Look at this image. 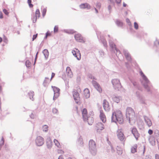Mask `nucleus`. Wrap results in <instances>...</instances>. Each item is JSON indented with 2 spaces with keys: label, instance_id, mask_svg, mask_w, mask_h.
<instances>
[{
  "label": "nucleus",
  "instance_id": "nucleus-1",
  "mask_svg": "<svg viewBox=\"0 0 159 159\" xmlns=\"http://www.w3.org/2000/svg\"><path fill=\"white\" fill-rule=\"evenodd\" d=\"M112 122L116 123L118 122L119 124H122L123 122V115L121 112L120 110H117L113 112L111 118Z\"/></svg>",
  "mask_w": 159,
  "mask_h": 159
},
{
  "label": "nucleus",
  "instance_id": "nucleus-2",
  "mask_svg": "<svg viewBox=\"0 0 159 159\" xmlns=\"http://www.w3.org/2000/svg\"><path fill=\"white\" fill-rule=\"evenodd\" d=\"M140 74L142 77L141 81L142 84L148 92H151V88L149 86L150 85V81L142 71H140Z\"/></svg>",
  "mask_w": 159,
  "mask_h": 159
},
{
  "label": "nucleus",
  "instance_id": "nucleus-3",
  "mask_svg": "<svg viewBox=\"0 0 159 159\" xmlns=\"http://www.w3.org/2000/svg\"><path fill=\"white\" fill-rule=\"evenodd\" d=\"M126 116L127 118H128L129 123L131 120H135L136 119L135 112L131 107H127L126 109Z\"/></svg>",
  "mask_w": 159,
  "mask_h": 159
},
{
  "label": "nucleus",
  "instance_id": "nucleus-4",
  "mask_svg": "<svg viewBox=\"0 0 159 159\" xmlns=\"http://www.w3.org/2000/svg\"><path fill=\"white\" fill-rule=\"evenodd\" d=\"M89 148L90 152L93 155L96 154L97 148L95 142L93 140H90L89 142Z\"/></svg>",
  "mask_w": 159,
  "mask_h": 159
},
{
  "label": "nucleus",
  "instance_id": "nucleus-5",
  "mask_svg": "<svg viewBox=\"0 0 159 159\" xmlns=\"http://www.w3.org/2000/svg\"><path fill=\"white\" fill-rule=\"evenodd\" d=\"M111 83L114 88L116 90L119 91L121 88L122 86L119 80L115 79L111 80Z\"/></svg>",
  "mask_w": 159,
  "mask_h": 159
},
{
  "label": "nucleus",
  "instance_id": "nucleus-6",
  "mask_svg": "<svg viewBox=\"0 0 159 159\" xmlns=\"http://www.w3.org/2000/svg\"><path fill=\"white\" fill-rule=\"evenodd\" d=\"M117 137L118 139L121 141H125L126 138L121 129H118L116 132Z\"/></svg>",
  "mask_w": 159,
  "mask_h": 159
},
{
  "label": "nucleus",
  "instance_id": "nucleus-7",
  "mask_svg": "<svg viewBox=\"0 0 159 159\" xmlns=\"http://www.w3.org/2000/svg\"><path fill=\"white\" fill-rule=\"evenodd\" d=\"M35 142L37 146H42L44 143V139L41 136H39L36 138L35 140Z\"/></svg>",
  "mask_w": 159,
  "mask_h": 159
},
{
  "label": "nucleus",
  "instance_id": "nucleus-8",
  "mask_svg": "<svg viewBox=\"0 0 159 159\" xmlns=\"http://www.w3.org/2000/svg\"><path fill=\"white\" fill-rule=\"evenodd\" d=\"M51 87L54 93V95L53 99L54 100H55L59 95L60 89L59 88L54 86H52Z\"/></svg>",
  "mask_w": 159,
  "mask_h": 159
},
{
  "label": "nucleus",
  "instance_id": "nucleus-9",
  "mask_svg": "<svg viewBox=\"0 0 159 159\" xmlns=\"http://www.w3.org/2000/svg\"><path fill=\"white\" fill-rule=\"evenodd\" d=\"M73 55L77 60H79L81 59V54L80 51L77 48H75L72 51Z\"/></svg>",
  "mask_w": 159,
  "mask_h": 159
},
{
  "label": "nucleus",
  "instance_id": "nucleus-10",
  "mask_svg": "<svg viewBox=\"0 0 159 159\" xmlns=\"http://www.w3.org/2000/svg\"><path fill=\"white\" fill-rule=\"evenodd\" d=\"M109 43L111 48L112 49V50H115L116 51V55L117 57H118L119 56L120 54L121 55L120 51L116 48L115 45L112 42L109 41Z\"/></svg>",
  "mask_w": 159,
  "mask_h": 159
},
{
  "label": "nucleus",
  "instance_id": "nucleus-11",
  "mask_svg": "<svg viewBox=\"0 0 159 159\" xmlns=\"http://www.w3.org/2000/svg\"><path fill=\"white\" fill-rule=\"evenodd\" d=\"M73 95L75 102L78 103L80 100L79 94L76 90H74L73 91Z\"/></svg>",
  "mask_w": 159,
  "mask_h": 159
},
{
  "label": "nucleus",
  "instance_id": "nucleus-12",
  "mask_svg": "<svg viewBox=\"0 0 159 159\" xmlns=\"http://www.w3.org/2000/svg\"><path fill=\"white\" fill-rule=\"evenodd\" d=\"M75 40L78 42L81 43H84V39L80 34H76L75 35Z\"/></svg>",
  "mask_w": 159,
  "mask_h": 159
},
{
  "label": "nucleus",
  "instance_id": "nucleus-13",
  "mask_svg": "<svg viewBox=\"0 0 159 159\" xmlns=\"http://www.w3.org/2000/svg\"><path fill=\"white\" fill-rule=\"evenodd\" d=\"M131 132L136 140H137L140 136V134L139 133L137 129L135 128H133L131 130Z\"/></svg>",
  "mask_w": 159,
  "mask_h": 159
},
{
  "label": "nucleus",
  "instance_id": "nucleus-14",
  "mask_svg": "<svg viewBox=\"0 0 159 159\" xmlns=\"http://www.w3.org/2000/svg\"><path fill=\"white\" fill-rule=\"evenodd\" d=\"M103 106L104 110L108 111L110 110V107L109 105L108 102L105 99L103 100Z\"/></svg>",
  "mask_w": 159,
  "mask_h": 159
},
{
  "label": "nucleus",
  "instance_id": "nucleus-15",
  "mask_svg": "<svg viewBox=\"0 0 159 159\" xmlns=\"http://www.w3.org/2000/svg\"><path fill=\"white\" fill-rule=\"evenodd\" d=\"M123 52L127 60L129 61H131V56L128 51L124 49L123 50Z\"/></svg>",
  "mask_w": 159,
  "mask_h": 159
},
{
  "label": "nucleus",
  "instance_id": "nucleus-16",
  "mask_svg": "<svg viewBox=\"0 0 159 159\" xmlns=\"http://www.w3.org/2000/svg\"><path fill=\"white\" fill-rule=\"evenodd\" d=\"M92 83L93 86L100 93L102 92V90L99 85L96 81L93 80Z\"/></svg>",
  "mask_w": 159,
  "mask_h": 159
},
{
  "label": "nucleus",
  "instance_id": "nucleus-17",
  "mask_svg": "<svg viewBox=\"0 0 159 159\" xmlns=\"http://www.w3.org/2000/svg\"><path fill=\"white\" fill-rule=\"evenodd\" d=\"M46 145L48 148L50 149L52 148V142L49 137H48L46 140Z\"/></svg>",
  "mask_w": 159,
  "mask_h": 159
},
{
  "label": "nucleus",
  "instance_id": "nucleus-18",
  "mask_svg": "<svg viewBox=\"0 0 159 159\" xmlns=\"http://www.w3.org/2000/svg\"><path fill=\"white\" fill-rule=\"evenodd\" d=\"M100 114L99 116L100 119L103 123H105L106 121V118L105 116L103 113V111L102 110H100Z\"/></svg>",
  "mask_w": 159,
  "mask_h": 159
},
{
  "label": "nucleus",
  "instance_id": "nucleus-19",
  "mask_svg": "<svg viewBox=\"0 0 159 159\" xmlns=\"http://www.w3.org/2000/svg\"><path fill=\"white\" fill-rule=\"evenodd\" d=\"M112 98L113 101L117 103H119L121 99L120 97L115 95H113L112 97Z\"/></svg>",
  "mask_w": 159,
  "mask_h": 159
},
{
  "label": "nucleus",
  "instance_id": "nucleus-20",
  "mask_svg": "<svg viewBox=\"0 0 159 159\" xmlns=\"http://www.w3.org/2000/svg\"><path fill=\"white\" fill-rule=\"evenodd\" d=\"M90 93L88 89H85L84 91V97L86 98H88L90 97Z\"/></svg>",
  "mask_w": 159,
  "mask_h": 159
},
{
  "label": "nucleus",
  "instance_id": "nucleus-21",
  "mask_svg": "<svg viewBox=\"0 0 159 159\" xmlns=\"http://www.w3.org/2000/svg\"><path fill=\"white\" fill-rule=\"evenodd\" d=\"M82 116L84 120L87 119L88 116L87 110L86 108H84L82 111Z\"/></svg>",
  "mask_w": 159,
  "mask_h": 159
},
{
  "label": "nucleus",
  "instance_id": "nucleus-22",
  "mask_svg": "<svg viewBox=\"0 0 159 159\" xmlns=\"http://www.w3.org/2000/svg\"><path fill=\"white\" fill-rule=\"evenodd\" d=\"M144 118L145 121L147 124V125L148 127L151 126L152 125V122L150 119H149L148 117L146 116H144Z\"/></svg>",
  "mask_w": 159,
  "mask_h": 159
},
{
  "label": "nucleus",
  "instance_id": "nucleus-23",
  "mask_svg": "<svg viewBox=\"0 0 159 159\" xmlns=\"http://www.w3.org/2000/svg\"><path fill=\"white\" fill-rule=\"evenodd\" d=\"M80 7L81 9H85L86 8L87 9L89 10L90 9L91 6L88 3H83L81 4L80 5Z\"/></svg>",
  "mask_w": 159,
  "mask_h": 159
},
{
  "label": "nucleus",
  "instance_id": "nucleus-24",
  "mask_svg": "<svg viewBox=\"0 0 159 159\" xmlns=\"http://www.w3.org/2000/svg\"><path fill=\"white\" fill-rule=\"evenodd\" d=\"M66 71L67 76L70 78H71L73 76V74L70 68L68 66L67 67Z\"/></svg>",
  "mask_w": 159,
  "mask_h": 159
},
{
  "label": "nucleus",
  "instance_id": "nucleus-25",
  "mask_svg": "<svg viewBox=\"0 0 159 159\" xmlns=\"http://www.w3.org/2000/svg\"><path fill=\"white\" fill-rule=\"evenodd\" d=\"M84 121H87L89 125H91L93 123L94 119L92 117L89 116L87 118V119L85 120Z\"/></svg>",
  "mask_w": 159,
  "mask_h": 159
},
{
  "label": "nucleus",
  "instance_id": "nucleus-26",
  "mask_svg": "<svg viewBox=\"0 0 159 159\" xmlns=\"http://www.w3.org/2000/svg\"><path fill=\"white\" fill-rule=\"evenodd\" d=\"M96 127L98 130H102L104 129V125L101 122H98L97 124Z\"/></svg>",
  "mask_w": 159,
  "mask_h": 159
},
{
  "label": "nucleus",
  "instance_id": "nucleus-27",
  "mask_svg": "<svg viewBox=\"0 0 159 159\" xmlns=\"http://www.w3.org/2000/svg\"><path fill=\"white\" fill-rule=\"evenodd\" d=\"M47 77H45L44 82L43 83V86L46 87L48 86V84L51 81Z\"/></svg>",
  "mask_w": 159,
  "mask_h": 159
},
{
  "label": "nucleus",
  "instance_id": "nucleus-28",
  "mask_svg": "<svg viewBox=\"0 0 159 159\" xmlns=\"http://www.w3.org/2000/svg\"><path fill=\"white\" fill-rule=\"evenodd\" d=\"M28 95L30 99L32 101H33L34 100L33 98V96L34 95V92L33 91H30L28 93Z\"/></svg>",
  "mask_w": 159,
  "mask_h": 159
},
{
  "label": "nucleus",
  "instance_id": "nucleus-29",
  "mask_svg": "<svg viewBox=\"0 0 159 159\" xmlns=\"http://www.w3.org/2000/svg\"><path fill=\"white\" fill-rule=\"evenodd\" d=\"M43 53L44 54L45 59H47L49 56L48 50L47 49H45L43 51Z\"/></svg>",
  "mask_w": 159,
  "mask_h": 159
},
{
  "label": "nucleus",
  "instance_id": "nucleus-30",
  "mask_svg": "<svg viewBox=\"0 0 159 159\" xmlns=\"http://www.w3.org/2000/svg\"><path fill=\"white\" fill-rule=\"evenodd\" d=\"M154 136L158 143H159V131L156 130L154 133Z\"/></svg>",
  "mask_w": 159,
  "mask_h": 159
},
{
  "label": "nucleus",
  "instance_id": "nucleus-31",
  "mask_svg": "<svg viewBox=\"0 0 159 159\" xmlns=\"http://www.w3.org/2000/svg\"><path fill=\"white\" fill-rule=\"evenodd\" d=\"M137 145L136 144L134 145L131 148V153H134L137 152Z\"/></svg>",
  "mask_w": 159,
  "mask_h": 159
},
{
  "label": "nucleus",
  "instance_id": "nucleus-32",
  "mask_svg": "<svg viewBox=\"0 0 159 159\" xmlns=\"http://www.w3.org/2000/svg\"><path fill=\"white\" fill-rule=\"evenodd\" d=\"M77 143L80 146H83L84 143L83 141V139L81 137V136H80L78 139Z\"/></svg>",
  "mask_w": 159,
  "mask_h": 159
},
{
  "label": "nucleus",
  "instance_id": "nucleus-33",
  "mask_svg": "<svg viewBox=\"0 0 159 159\" xmlns=\"http://www.w3.org/2000/svg\"><path fill=\"white\" fill-rule=\"evenodd\" d=\"M48 126L47 125H44L42 127V130L43 131L46 132L48 130Z\"/></svg>",
  "mask_w": 159,
  "mask_h": 159
},
{
  "label": "nucleus",
  "instance_id": "nucleus-34",
  "mask_svg": "<svg viewBox=\"0 0 159 159\" xmlns=\"http://www.w3.org/2000/svg\"><path fill=\"white\" fill-rule=\"evenodd\" d=\"M100 39L104 46L106 48L107 47V44L106 40L102 38H101Z\"/></svg>",
  "mask_w": 159,
  "mask_h": 159
},
{
  "label": "nucleus",
  "instance_id": "nucleus-35",
  "mask_svg": "<svg viewBox=\"0 0 159 159\" xmlns=\"http://www.w3.org/2000/svg\"><path fill=\"white\" fill-rule=\"evenodd\" d=\"M116 24L118 26L122 27L123 25V23L122 22L118 20H116Z\"/></svg>",
  "mask_w": 159,
  "mask_h": 159
},
{
  "label": "nucleus",
  "instance_id": "nucleus-36",
  "mask_svg": "<svg viewBox=\"0 0 159 159\" xmlns=\"http://www.w3.org/2000/svg\"><path fill=\"white\" fill-rule=\"evenodd\" d=\"M4 139L3 137H2L1 139V140L0 142V150H1L2 146L4 145Z\"/></svg>",
  "mask_w": 159,
  "mask_h": 159
},
{
  "label": "nucleus",
  "instance_id": "nucleus-37",
  "mask_svg": "<svg viewBox=\"0 0 159 159\" xmlns=\"http://www.w3.org/2000/svg\"><path fill=\"white\" fill-rule=\"evenodd\" d=\"M37 18L38 17L37 16H35L34 15H33V17H32L33 23H34L36 22Z\"/></svg>",
  "mask_w": 159,
  "mask_h": 159
},
{
  "label": "nucleus",
  "instance_id": "nucleus-38",
  "mask_svg": "<svg viewBox=\"0 0 159 159\" xmlns=\"http://www.w3.org/2000/svg\"><path fill=\"white\" fill-rule=\"evenodd\" d=\"M54 142L55 143V145L58 147L59 148L60 147V144L58 141L56 139H54Z\"/></svg>",
  "mask_w": 159,
  "mask_h": 159
},
{
  "label": "nucleus",
  "instance_id": "nucleus-39",
  "mask_svg": "<svg viewBox=\"0 0 159 159\" xmlns=\"http://www.w3.org/2000/svg\"><path fill=\"white\" fill-rule=\"evenodd\" d=\"M35 16H37L38 18H39L40 16V13L39 10V9H37L35 12Z\"/></svg>",
  "mask_w": 159,
  "mask_h": 159
},
{
  "label": "nucleus",
  "instance_id": "nucleus-40",
  "mask_svg": "<svg viewBox=\"0 0 159 159\" xmlns=\"http://www.w3.org/2000/svg\"><path fill=\"white\" fill-rule=\"evenodd\" d=\"M25 65L27 67H30L31 65V63L29 60H27L25 62Z\"/></svg>",
  "mask_w": 159,
  "mask_h": 159
},
{
  "label": "nucleus",
  "instance_id": "nucleus-41",
  "mask_svg": "<svg viewBox=\"0 0 159 159\" xmlns=\"http://www.w3.org/2000/svg\"><path fill=\"white\" fill-rule=\"evenodd\" d=\"M47 11V8L46 7L43 9L42 11V16L44 17L46 15V13Z\"/></svg>",
  "mask_w": 159,
  "mask_h": 159
},
{
  "label": "nucleus",
  "instance_id": "nucleus-42",
  "mask_svg": "<svg viewBox=\"0 0 159 159\" xmlns=\"http://www.w3.org/2000/svg\"><path fill=\"white\" fill-rule=\"evenodd\" d=\"M88 76L89 78L91 79H95V78L90 74H89Z\"/></svg>",
  "mask_w": 159,
  "mask_h": 159
},
{
  "label": "nucleus",
  "instance_id": "nucleus-43",
  "mask_svg": "<svg viewBox=\"0 0 159 159\" xmlns=\"http://www.w3.org/2000/svg\"><path fill=\"white\" fill-rule=\"evenodd\" d=\"M3 41L4 43H7L8 41L5 35H4Z\"/></svg>",
  "mask_w": 159,
  "mask_h": 159
},
{
  "label": "nucleus",
  "instance_id": "nucleus-44",
  "mask_svg": "<svg viewBox=\"0 0 159 159\" xmlns=\"http://www.w3.org/2000/svg\"><path fill=\"white\" fill-rule=\"evenodd\" d=\"M58 31V27L57 26H55L54 29V33L57 32Z\"/></svg>",
  "mask_w": 159,
  "mask_h": 159
},
{
  "label": "nucleus",
  "instance_id": "nucleus-45",
  "mask_svg": "<svg viewBox=\"0 0 159 159\" xmlns=\"http://www.w3.org/2000/svg\"><path fill=\"white\" fill-rule=\"evenodd\" d=\"M31 0H28V3L29 7H33V5L31 4Z\"/></svg>",
  "mask_w": 159,
  "mask_h": 159
},
{
  "label": "nucleus",
  "instance_id": "nucleus-46",
  "mask_svg": "<svg viewBox=\"0 0 159 159\" xmlns=\"http://www.w3.org/2000/svg\"><path fill=\"white\" fill-rule=\"evenodd\" d=\"M139 26L137 23L136 22L134 23V28L135 29H138Z\"/></svg>",
  "mask_w": 159,
  "mask_h": 159
},
{
  "label": "nucleus",
  "instance_id": "nucleus-47",
  "mask_svg": "<svg viewBox=\"0 0 159 159\" xmlns=\"http://www.w3.org/2000/svg\"><path fill=\"white\" fill-rule=\"evenodd\" d=\"M97 8H100L101 6V3L99 2H97L96 5Z\"/></svg>",
  "mask_w": 159,
  "mask_h": 159
},
{
  "label": "nucleus",
  "instance_id": "nucleus-48",
  "mask_svg": "<svg viewBox=\"0 0 159 159\" xmlns=\"http://www.w3.org/2000/svg\"><path fill=\"white\" fill-rule=\"evenodd\" d=\"M52 112L53 113L56 114L58 112L56 108H53L52 110Z\"/></svg>",
  "mask_w": 159,
  "mask_h": 159
},
{
  "label": "nucleus",
  "instance_id": "nucleus-49",
  "mask_svg": "<svg viewBox=\"0 0 159 159\" xmlns=\"http://www.w3.org/2000/svg\"><path fill=\"white\" fill-rule=\"evenodd\" d=\"M75 32L74 31V30H68L67 32H66L67 33H68L69 34H72L74 33Z\"/></svg>",
  "mask_w": 159,
  "mask_h": 159
},
{
  "label": "nucleus",
  "instance_id": "nucleus-50",
  "mask_svg": "<svg viewBox=\"0 0 159 159\" xmlns=\"http://www.w3.org/2000/svg\"><path fill=\"white\" fill-rule=\"evenodd\" d=\"M3 12L5 13V14L6 15H7L9 13L7 11V10H6V9H3Z\"/></svg>",
  "mask_w": 159,
  "mask_h": 159
},
{
  "label": "nucleus",
  "instance_id": "nucleus-51",
  "mask_svg": "<svg viewBox=\"0 0 159 159\" xmlns=\"http://www.w3.org/2000/svg\"><path fill=\"white\" fill-rule=\"evenodd\" d=\"M37 35H38L37 34H34L33 35V37L32 38V40L33 41H34L35 39H36V38L37 37Z\"/></svg>",
  "mask_w": 159,
  "mask_h": 159
},
{
  "label": "nucleus",
  "instance_id": "nucleus-52",
  "mask_svg": "<svg viewBox=\"0 0 159 159\" xmlns=\"http://www.w3.org/2000/svg\"><path fill=\"white\" fill-rule=\"evenodd\" d=\"M144 159H152L151 156L149 155L146 156Z\"/></svg>",
  "mask_w": 159,
  "mask_h": 159
},
{
  "label": "nucleus",
  "instance_id": "nucleus-53",
  "mask_svg": "<svg viewBox=\"0 0 159 159\" xmlns=\"http://www.w3.org/2000/svg\"><path fill=\"white\" fill-rule=\"evenodd\" d=\"M30 116L31 118L33 119L34 118L35 115L32 113Z\"/></svg>",
  "mask_w": 159,
  "mask_h": 159
},
{
  "label": "nucleus",
  "instance_id": "nucleus-54",
  "mask_svg": "<svg viewBox=\"0 0 159 159\" xmlns=\"http://www.w3.org/2000/svg\"><path fill=\"white\" fill-rule=\"evenodd\" d=\"M157 43L159 45V41H158L157 39H156L154 43V44L155 45L157 46Z\"/></svg>",
  "mask_w": 159,
  "mask_h": 159
},
{
  "label": "nucleus",
  "instance_id": "nucleus-55",
  "mask_svg": "<svg viewBox=\"0 0 159 159\" xmlns=\"http://www.w3.org/2000/svg\"><path fill=\"white\" fill-rule=\"evenodd\" d=\"M110 147L111 148V152L113 153L115 152V150L111 145H110Z\"/></svg>",
  "mask_w": 159,
  "mask_h": 159
},
{
  "label": "nucleus",
  "instance_id": "nucleus-56",
  "mask_svg": "<svg viewBox=\"0 0 159 159\" xmlns=\"http://www.w3.org/2000/svg\"><path fill=\"white\" fill-rule=\"evenodd\" d=\"M117 153L119 155H121L122 153V150H117Z\"/></svg>",
  "mask_w": 159,
  "mask_h": 159
},
{
  "label": "nucleus",
  "instance_id": "nucleus-57",
  "mask_svg": "<svg viewBox=\"0 0 159 159\" xmlns=\"http://www.w3.org/2000/svg\"><path fill=\"white\" fill-rule=\"evenodd\" d=\"M148 133L150 135H151L153 133V131L151 129H149L148 131Z\"/></svg>",
  "mask_w": 159,
  "mask_h": 159
},
{
  "label": "nucleus",
  "instance_id": "nucleus-58",
  "mask_svg": "<svg viewBox=\"0 0 159 159\" xmlns=\"http://www.w3.org/2000/svg\"><path fill=\"white\" fill-rule=\"evenodd\" d=\"M126 22L129 24V25H131V22L129 20L128 18L126 19Z\"/></svg>",
  "mask_w": 159,
  "mask_h": 159
},
{
  "label": "nucleus",
  "instance_id": "nucleus-59",
  "mask_svg": "<svg viewBox=\"0 0 159 159\" xmlns=\"http://www.w3.org/2000/svg\"><path fill=\"white\" fill-rule=\"evenodd\" d=\"M111 7L110 5H109L108 6V9L110 12H111Z\"/></svg>",
  "mask_w": 159,
  "mask_h": 159
},
{
  "label": "nucleus",
  "instance_id": "nucleus-60",
  "mask_svg": "<svg viewBox=\"0 0 159 159\" xmlns=\"http://www.w3.org/2000/svg\"><path fill=\"white\" fill-rule=\"evenodd\" d=\"M55 74L54 73H52V74L51 77L50 79V80H51L55 76Z\"/></svg>",
  "mask_w": 159,
  "mask_h": 159
},
{
  "label": "nucleus",
  "instance_id": "nucleus-61",
  "mask_svg": "<svg viewBox=\"0 0 159 159\" xmlns=\"http://www.w3.org/2000/svg\"><path fill=\"white\" fill-rule=\"evenodd\" d=\"M58 159H64L62 155H60L58 157Z\"/></svg>",
  "mask_w": 159,
  "mask_h": 159
},
{
  "label": "nucleus",
  "instance_id": "nucleus-62",
  "mask_svg": "<svg viewBox=\"0 0 159 159\" xmlns=\"http://www.w3.org/2000/svg\"><path fill=\"white\" fill-rule=\"evenodd\" d=\"M121 0H116V2L117 3L119 4L121 2Z\"/></svg>",
  "mask_w": 159,
  "mask_h": 159
},
{
  "label": "nucleus",
  "instance_id": "nucleus-63",
  "mask_svg": "<svg viewBox=\"0 0 159 159\" xmlns=\"http://www.w3.org/2000/svg\"><path fill=\"white\" fill-rule=\"evenodd\" d=\"M156 159H159V155L158 154H156L155 155Z\"/></svg>",
  "mask_w": 159,
  "mask_h": 159
},
{
  "label": "nucleus",
  "instance_id": "nucleus-64",
  "mask_svg": "<svg viewBox=\"0 0 159 159\" xmlns=\"http://www.w3.org/2000/svg\"><path fill=\"white\" fill-rule=\"evenodd\" d=\"M136 96H137V97L139 98V97H140V95H139V93L138 92H137L136 93Z\"/></svg>",
  "mask_w": 159,
  "mask_h": 159
}]
</instances>
